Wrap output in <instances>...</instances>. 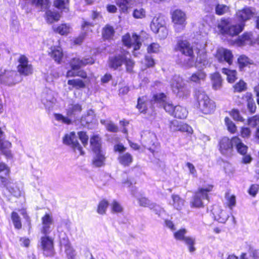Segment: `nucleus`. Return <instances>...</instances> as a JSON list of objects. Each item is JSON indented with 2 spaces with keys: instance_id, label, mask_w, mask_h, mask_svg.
Segmentation results:
<instances>
[{
  "instance_id": "1",
  "label": "nucleus",
  "mask_w": 259,
  "mask_h": 259,
  "mask_svg": "<svg viewBox=\"0 0 259 259\" xmlns=\"http://www.w3.org/2000/svg\"><path fill=\"white\" fill-rule=\"evenodd\" d=\"M205 182L206 181H204V184L198 187L197 190L193 192L189 202L191 208H204L205 204L203 200L209 201L210 196L214 189V185L213 183L206 184Z\"/></svg>"
},
{
  "instance_id": "2",
  "label": "nucleus",
  "mask_w": 259,
  "mask_h": 259,
  "mask_svg": "<svg viewBox=\"0 0 259 259\" xmlns=\"http://www.w3.org/2000/svg\"><path fill=\"white\" fill-rule=\"evenodd\" d=\"M242 21L239 23H233L228 19L222 18L217 27L219 32L224 36L233 37L238 36L244 29L245 21L250 17H241Z\"/></svg>"
},
{
  "instance_id": "3",
  "label": "nucleus",
  "mask_w": 259,
  "mask_h": 259,
  "mask_svg": "<svg viewBox=\"0 0 259 259\" xmlns=\"http://www.w3.org/2000/svg\"><path fill=\"white\" fill-rule=\"evenodd\" d=\"M95 63L94 58L92 57L80 59L78 57L72 58L69 62L71 69L66 72L67 77H80L83 79L89 80L87 72L83 69H80L81 67L87 65H92Z\"/></svg>"
},
{
  "instance_id": "4",
  "label": "nucleus",
  "mask_w": 259,
  "mask_h": 259,
  "mask_svg": "<svg viewBox=\"0 0 259 259\" xmlns=\"http://www.w3.org/2000/svg\"><path fill=\"white\" fill-rule=\"evenodd\" d=\"M174 51L180 52L184 56V64L192 66L195 62L194 49L191 44L186 39L179 38L174 48Z\"/></svg>"
},
{
  "instance_id": "5",
  "label": "nucleus",
  "mask_w": 259,
  "mask_h": 259,
  "mask_svg": "<svg viewBox=\"0 0 259 259\" xmlns=\"http://www.w3.org/2000/svg\"><path fill=\"white\" fill-rule=\"evenodd\" d=\"M234 144L237 153L242 155L241 162L243 164H250L253 158L250 153H248V147L243 143L242 140L238 136H235Z\"/></svg>"
},
{
  "instance_id": "6",
  "label": "nucleus",
  "mask_w": 259,
  "mask_h": 259,
  "mask_svg": "<svg viewBox=\"0 0 259 259\" xmlns=\"http://www.w3.org/2000/svg\"><path fill=\"white\" fill-rule=\"evenodd\" d=\"M39 247L45 257H53L56 253L54 239L47 235H44L40 237Z\"/></svg>"
},
{
  "instance_id": "7",
  "label": "nucleus",
  "mask_w": 259,
  "mask_h": 259,
  "mask_svg": "<svg viewBox=\"0 0 259 259\" xmlns=\"http://www.w3.org/2000/svg\"><path fill=\"white\" fill-rule=\"evenodd\" d=\"M200 96V99L199 100V107L201 112L204 114L213 113L216 108L215 102L205 94H202Z\"/></svg>"
},
{
  "instance_id": "8",
  "label": "nucleus",
  "mask_w": 259,
  "mask_h": 259,
  "mask_svg": "<svg viewBox=\"0 0 259 259\" xmlns=\"http://www.w3.org/2000/svg\"><path fill=\"white\" fill-rule=\"evenodd\" d=\"M18 62L17 70L20 75L27 76L33 73V66L25 55H21L18 59Z\"/></svg>"
},
{
  "instance_id": "9",
  "label": "nucleus",
  "mask_w": 259,
  "mask_h": 259,
  "mask_svg": "<svg viewBox=\"0 0 259 259\" xmlns=\"http://www.w3.org/2000/svg\"><path fill=\"white\" fill-rule=\"evenodd\" d=\"M234 43L240 47L246 45L254 46L257 45V38H254L253 32L251 31L243 32L235 40Z\"/></svg>"
},
{
  "instance_id": "10",
  "label": "nucleus",
  "mask_w": 259,
  "mask_h": 259,
  "mask_svg": "<svg viewBox=\"0 0 259 259\" xmlns=\"http://www.w3.org/2000/svg\"><path fill=\"white\" fill-rule=\"evenodd\" d=\"M171 87L180 96H187L190 93L183 79L179 76L173 77L171 81Z\"/></svg>"
},
{
  "instance_id": "11",
  "label": "nucleus",
  "mask_w": 259,
  "mask_h": 259,
  "mask_svg": "<svg viewBox=\"0 0 259 259\" xmlns=\"http://www.w3.org/2000/svg\"><path fill=\"white\" fill-rule=\"evenodd\" d=\"M63 143L65 145L71 146L74 151L76 149L78 150L81 155H84V152L76 138L74 132H71L69 134H65L63 138Z\"/></svg>"
},
{
  "instance_id": "12",
  "label": "nucleus",
  "mask_w": 259,
  "mask_h": 259,
  "mask_svg": "<svg viewBox=\"0 0 259 259\" xmlns=\"http://www.w3.org/2000/svg\"><path fill=\"white\" fill-rule=\"evenodd\" d=\"M60 245L64 248V253L67 259H78L77 252L68 238H63L60 240Z\"/></svg>"
},
{
  "instance_id": "13",
  "label": "nucleus",
  "mask_w": 259,
  "mask_h": 259,
  "mask_svg": "<svg viewBox=\"0 0 259 259\" xmlns=\"http://www.w3.org/2000/svg\"><path fill=\"white\" fill-rule=\"evenodd\" d=\"M233 136L231 138L228 137H222L219 142V149L220 152L223 154H226L228 152H232L233 150L234 138Z\"/></svg>"
},
{
  "instance_id": "14",
  "label": "nucleus",
  "mask_w": 259,
  "mask_h": 259,
  "mask_svg": "<svg viewBox=\"0 0 259 259\" xmlns=\"http://www.w3.org/2000/svg\"><path fill=\"white\" fill-rule=\"evenodd\" d=\"M169 127L172 132L180 131L186 133L189 135H192L193 133V130L191 126L183 122H179L176 120L170 121Z\"/></svg>"
},
{
  "instance_id": "15",
  "label": "nucleus",
  "mask_w": 259,
  "mask_h": 259,
  "mask_svg": "<svg viewBox=\"0 0 259 259\" xmlns=\"http://www.w3.org/2000/svg\"><path fill=\"white\" fill-rule=\"evenodd\" d=\"M162 17H153L151 24L150 27L151 30L155 33H158L161 30L162 31H165L162 36L159 34V37L160 39H164L166 37L167 35V31L165 28L163 27L164 22L162 20Z\"/></svg>"
},
{
  "instance_id": "16",
  "label": "nucleus",
  "mask_w": 259,
  "mask_h": 259,
  "mask_svg": "<svg viewBox=\"0 0 259 259\" xmlns=\"http://www.w3.org/2000/svg\"><path fill=\"white\" fill-rule=\"evenodd\" d=\"M246 103L247 109L250 114H253L256 110V106L255 105L253 95L251 92H246L243 94L240 98Z\"/></svg>"
},
{
  "instance_id": "17",
  "label": "nucleus",
  "mask_w": 259,
  "mask_h": 259,
  "mask_svg": "<svg viewBox=\"0 0 259 259\" xmlns=\"http://www.w3.org/2000/svg\"><path fill=\"white\" fill-rule=\"evenodd\" d=\"M41 220L42 225L41 232L44 235H47L51 232V225L53 223L52 215L49 213H46Z\"/></svg>"
},
{
  "instance_id": "18",
  "label": "nucleus",
  "mask_w": 259,
  "mask_h": 259,
  "mask_svg": "<svg viewBox=\"0 0 259 259\" xmlns=\"http://www.w3.org/2000/svg\"><path fill=\"white\" fill-rule=\"evenodd\" d=\"M50 50L51 51L49 53V55L56 63L61 64L64 56L61 47L60 46H52L50 48Z\"/></svg>"
},
{
  "instance_id": "19",
  "label": "nucleus",
  "mask_w": 259,
  "mask_h": 259,
  "mask_svg": "<svg viewBox=\"0 0 259 259\" xmlns=\"http://www.w3.org/2000/svg\"><path fill=\"white\" fill-rule=\"evenodd\" d=\"M4 172L5 177L0 176V185L6 188L10 183L9 179L7 178L10 174V168L4 162H0V173Z\"/></svg>"
},
{
  "instance_id": "20",
  "label": "nucleus",
  "mask_w": 259,
  "mask_h": 259,
  "mask_svg": "<svg viewBox=\"0 0 259 259\" xmlns=\"http://www.w3.org/2000/svg\"><path fill=\"white\" fill-rule=\"evenodd\" d=\"M217 57L219 62L225 61L229 65L233 64L234 56L231 50L224 49L222 51L218 52Z\"/></svg>"
},
{
  "instance_id": "21",
  "label": "nucleus",
  "mask_w": 259,
  "mask_h": 259,
  "mask_svg": "<svg viewBox=\"0 0 259 259\" xmlns=\"http://www.w3.org/2000/svg\"><path fill=\"white\" fill-rule=\"evenodd\" d=\"M124 56V54H118L110 57L108 61L109 67L114 70L120 67L123 64Z\"/></svg>"
},
{
  "instance_id": "22",
  "label": "nucleus",
  "mask_w": 259,
  "mask_h": 259,
  "mask_svg": "<svg viewBox=\"0 0 259 259\" xmlns=\"http://www.w3.org/2000/svg\"><path fill=\"white\" fill-rule=\"evenodd\" d=\"M0 83L8 85L15 84L16 82L13 78V72L6 70L3 72L0 71Z\"/></svg>"
},
{
  "instance_id": "23",
  "label": "nucleus",
  "mask_w": 259,
  "mask_h": 259,
  "mask_svg": "<svg viewBox=\"0 0 259 259\" xmlns=\"http://www.w3.org/2000/svg\"><path fill=\"white\" fill-rule=\"evenodd\" d=\"M239 70L243 71L245 68L250 67V65H253V61L245 55H240L237 60Z\"/></svg>"
},
{
  "instance_id": "24",
  "label": "nucleus",
  "mask_w": 259,
  "mask_h": 259,
  "mask_svg": "<svg viewBox=\"0 0 259 259\" xmlns=\"http://www.w3.org/2000/svg\"><path fill=\"white\" fill-rule=\"evenodd\" d=\"M148 100V95H144L139 97L137 99L136 108L140 113L146 114L148 111L147 102Z\"/></svg>"
},
{
  "instance_id": "25",
  "label": "nucleus",
  "mask_w": 259,
  "mask_h": 259,
  "mask_svg": "<svg viewBox=\"0 0 259 259\" xmlns=\"http://www.w3.org/2000/svg\"><path fill=\"white\" fill-rule=\"evenodd\" d=\"M206 77V73L203 70L199 69L193 73L189 77L188 80L190 82L200 84L201 81H204L205 80Z\"/></svg>"
},
{
  "instance_id": "26",
  "label": "nucleus",
  "mask_w": 259,
  "mask_h": 259,
  "mask_svg": "<svg viewBox=\"0 0 259 259\" xmlns=\"http://www.w3.org/2000/svg\"><path fill=\"white\" fill-rule=\"evenodd\" d=\"M118 162L123 166H129L134 161L133 155L128 153H123L119 155L117 157Z\"/></svg>"
},
{
  "instance_id": "27",
  "label": "nucleus",
  "mask_w": 259,
  "mask_h": 259,
  "mask_svg": "<svg viewBox=\"0 0 259 259\" xmlns=\"http://www.w3.org/2000/svg\"><path fill=\"white\" fill-rule=\"evenodd\" d=\"M90 143L93 152L102 151L101 138L98 135H94L91 137Z\"/></svg>"
},
{
  "instance_id": "28",
  "label": "nucleus",
  "mask_w": 259,
  "mask_h": 259,
  "mask_svg": "<svg viewBox=\"0 0 259 259\" xmlns=\"http://www.w3.org/2000/svg\"><path fill=\"white\" fill-rule=\"evenodd\" d=\"M87 80L89 82L90 78H89V80L78 78L71 79L68 80L67 84L72 88H74L76 90H79L84 89L86 87V82Z\"/></svg>"
},
{
  "instance_id": "29",
  "label": "nucleus",
  "mask_w": 259,
  "mask_h": 259,
  "mask_svg": "<svg viewBox=\"0 0 259 259\" xmlns=\"http://www.w3.org/2000/svg\"><path fill=\"white\" fill-rule=\"evenodd\" d=\"M95 156L92 161V164L96 167H101L105 165L106 160V156L102 151L99 152H94Z\"/></svg>"
},
{
  "instance_id": "30",
  "label": "nucleus",
  "mask_w": 259,
  "mask_h": 259,
  "mask_svg": "<svg viewBox=\"0 0 259 259\" xmlns=\"http://www.w3.org/2000/svg\"><path fill=\"white\" fill-rule=\"evenodd\" d=\"M174 27L177 32H181L186 24L185 17H171Z\"/></svg>"
},
{
  "instance_id": "31",
  "label": "nucleus",
  "mask_w": 259,
  "mask_h": 259,
  "mask_svg": "<svg viewBox=\"0 0 259 259\" xmlns=\"http://www.w3.org/2000/svg\"><path fill=\"white\" fill-rule=\"evenodd\" d=\"M212 88L214 90L220 89L222 85L223 79L221 74L218 72H214L210 75Z\"/></svg>"
},
{
  "instance_id": "32",
  "label": "nucleus",
  "mask_w": 259,
  "mask_h": 259,
  "mask_svg": "<svg viewBox=\"0 0 259 259\" xmlns=\"http://www.w3.org/2000/svg\"><path fill=\"white\" fill-rule=\"evenodd\" d=\"M222 72L227 75V80L229 83H234L237 79V72L236 70H231L227 68H223Z\"/></svg>"
},
{
  "instance_id": "33",
  "label": "nucleus",
  "mask_w": 259,
  "mask_h": 259,
  "mask_svg": "<svg viewBox=\"0 0 259 259\" xmlns=\"http://www.w3.org/2000/svg\"><path fill=\"white\" fill-rule=\"evenodd\" d=\"M12 144L8 141L0 139V150L3 154L7 157H11V153L10 150Z\"/></svg>"
},
{
  "instance_id": "34",
  "label": "nucleus",
  "mask_w": 259,
  "mask_h": 259,
  "mask_svg": "<svg viewBox=\"0 0 259 259\" xmlns=\"http://www.w3.org/2000/svg\"><path fill=\"white\" fill-rule=\"evenodd\" d=\"M212 211L215 220L218 222L224 223L227 220L228 215L225 210L219 209L217 211L213 209Z\"/></svg>"
},
{
  "instance_id": "35",
  "label": "nucleus",
  "mask_w": 259,
  "mask_h": 259,
  "mask_svg": "<svg viewBox=\"0 0 259 259\" xmlns=\"http://www.w3.org/2000/svg\"><path fill=\"white\" fill-rule=\"evenodd\" d=\"M188 114V111L186 109L180 105L175 106V111L173 116L179 119L185 118Z\"/></svg>"
},
{
  "instance_id": "36",
  "label": "nucleus",
  "mask_w": 259,
  "mask_h": 259,
  "mask_svg": "<svg viewBox=\"0 0 259 259\" xmlns=\"http://www.w3.org/2000/svg\"><path fill=\"white\" fill-rule=\"evenodd\" d=\"M114 30L113 27L109 25H106L102 30V37L104 40L111 39L114 35Z\"/></svg>"
},
{
  "instance_id": "37",
  "label": "nucleus",
  "mask_w": 259,
  "mask_h": 259,
  "mask_svg": "<svg viewBox=\"0 0 259 259\" xmlns=\"http://www.w3.org/2000/svg\"><path fill=\"white\" fill-rule=\"evenodd\" d=\"M70 26L67 24H61L56 27L53 28L55 32L61 35H66L70 32Z\"/></svg>"
},
{
  "instance_id": "38",
  "label": "nucleus",
  "mask_w": 259,
  "mask_h": 259,
  "mask_svg": "<svg viewBox=\"0 0 259 259\" xmlns=\"http://www.w3.org/2000/svg\"><path fill=\"white\" fill-rule=\"evenodd\" d=\"M11 218L14 228L17 230H20L22 227V224L18 213L15 211H12L11 213Z\"/></svg>"
},
{
  "instance_id": "39",
  "label": "nucleus",
  "mask_w": 259,
  "mask_h": 259,
  "mask_svg": "<svg viewBox=\"0 0 259 259\" xmlns=\"http://www.w3.org/2000/svg\"><path fill=\"white\" fill-rule=\"evenodd\" d=\"M109 202L105 199L101 200L97 206V212L101 215L105 214L109 206Z\"/></svg>"
},
{
  "instance_id": "40",
  "label": "nucleus",
  "mask_w": 259,
  "mask_h": 259,
  "mask_svg": "<svg viewBox=\"0 0 259 259\" xmlns=\"http://www.w3.org/2000/svg\"><path fill=\"white\" fill-rule=\"evenodd\" d=\"M225 197L226 199V206L228 207L230 209H232L236 205V196L235 195H230L229 191L226 192L225 194Z\"/></svg>"
},
{
  "instance_id": "41",
  "label": "nucleus",
  "mask_w": 259,
  "mask_h": 259,
  "mask_svg": "<svg viewBox=\"0 0 259 259\" xmlns=\"http://www.w3.org/2000/svg\"><path fill=\"white\" fill-rule=\"evenodd\" d=\"M234 93H241L247 89V83L242 79H240L233 86Z\"/></svg>"
},
{
  "instance_id": "42",
  "label": "nucleus",
  "mask_w": 259,
  "mask_h": 259,
  "mask_svg": "<svg viewBox=\"0 0 259 259\" xmlns=\"http://www.w3.org/2000/svg\"><path fill=\"white\" fill-rule=\"evenodd\" d=\"M54 6L62 11L67 12L69 10L68 0H55Z\"/></svg>"
},
{
  "instance_id": "43",
  "label": "nucleus",
  "mask_w": 259,
  "mask_h": 259,
  "mask_svg": "<svg viewBox=\"0 0 259 259\" xmlns=\"http://www.w3.org/2000/svg\"><path fill=\"white\" fill-rule=\"evenodd\" d=\"M225 125L227 130L232 134H235L237 132V127L236 124L230 119L229 117H226L224 119Z\"/></svg>"
},
{
  "instance_id": "44",
  "label": "nucleus",
  "mask_w": 259,
  "mask_h": 259,
  "mask_svg": "<svg viewBox=\"0 0 259 259\" xmlns=\"http://www.w3.org/2000/svg\"><path fill=\"white\" fill-rule=\"evenodd\" d=\"M187 230L185 228H182L175 231L173 233L174 237L176 240L183 241L186 238Z\"/></svg>"
},
{
  "instance_id": "45",
  "label": "nucleus",
  "mask_w": 259,
  "mask_h": 259,
  "mask_svg": "<svg viewBox=\"0 0 259 259\" xmlns=\"http://www.w3.org/2000/svg\"><path fill=\"white\" fill-rule=\"evenodd\" d=\"M229 114L235 121L240 122L244 121V119L241 116L239 110L237 109H232L231 111H229Z\"/></svg>"
},
{
  "instance_id": "46",
  "label": "nucleus",
  "mask_w": 259,
  "mask_h": 259,
  "mask_svg": "<svg viewBox=\"0 0 259 259\" xmlns=\"http://www.w3.org/2000/svg\"><path fill=\"white\" fill-rule=\"evenodd\" d=\"M123 64L125 66L126 70L128 72H133V68L135 65V62L131 58H127L125 55L124 56Z\"/></svg>"
},
{
  "instance_id": "47",
  "label": "nucleus",
  "mask_w": 259,
  "mask_h": 259,
  "mask_svg": "<svg viewBox=\"0 0 259 259\" xmlns=\"http://www.w3.org/2000/svg\"><path fill=\"white\" fill-rule=\"evenodd\" d=\"M247 124L252 127H257L259 125V114H256L247 119Z\"/></svg>"
},
{
  "instance_id": "48",
  "label": "nucleus",
  "mask_w": 259,
  "mask_h": 259,
  "mask_svg": "<svg viewBox=\"0 0 259 259\" xmlns=\"http://www.w3.org/2000/svg\"><path fill=\"white\" fill-rule=\"evenodd\" d=\"M82 110V107L79 104L72 105L66 111V114L68 116H72L75 114V112H80Z\"/></svg>"
},
{
  "instance_id": "49",
  "label": "nucleus",
  "mask_w": 259,
  "mask_h": 259,
  "mask_svg": "<svg viewBox=\"0 0 259 259\" xmlns=\"http://www.w3.org/2000/svg\"><path fill=\"white\" fill-rule=\"evenodd\" d=\"M167 96L164 93L155 94L152 96V99L155 103H162L166 102Z\"/></svg>"
},
{
  "instance_id": "50",
  "label": "nucleus",
  "mask_w": 259,
  "mask_h": 259,
  "mask_svg": "<svg viewBox=\"0 0 259 259\" xmlns=\"http://www.w3.org/2000/svg\"><path fill=\"white\" fill-rule=\"evenodd\" d=\"M132 37L134 40L132 43V47H133L134 50H139L142 46V42L140 41V36L134 33L132 35Z\"/></svg>"
},
{
  "instance_id": "51",
  "label": "nucleus",
  "mask_w": 259,
  "mask_h": 259,
  "mask_svg": "<svg viewBox=\"0 0 259 259\" xmlns=\"http://www.w3.org/2000/svg\"><path fill=\"white\" fill-rule=\"evenodd\" d=\"M32 4L38 8L45 10L48 7L49 2L48 0H32Z\"/></svg>"
},
{
  "instance_id": "52",
  "label": "nucleus",
  "mask_w": 259,
  "mask_h": 259,
  "mask_svg": "<svg viewBox=\"0 0 259 259\" xmlns=\"http://www.w3.org/2000/svg\"><path fill=\"white\" fill-rule=\"evenodd\" d=\"M171 198L173 201V205L176 207L177 209L184 205V200L179 195L172 194Z\"/></svg>"
},
{
  "instance_id": "53",
  "label": "nucleus",
  "mask_w": 259,
  "mask_h": 259,
  "mask_svg": "<svg viewBox=\"0 0 259 259\" xmlns=\"http://www.w3.org/2000/svg\"><path fill=\"white\" fill-rule=\"evenodd\" d=\"M132 0H118L117 4L121 10L124 12L126 11L132 5Z\"/></svg>"
},
{
  "instance_id": "54",
  "label": "nucleus",
  "mask_w": 259,
  "mask_h": 259,
  "mask_svg": "<svg viewBox=\"0 0 259 259\" xmlns=\"http://www.w3.org/2000/svg\"><path fill=\"white\" fill-rule=\"evenodd\" d=\"M195 61L198 62L200 64H205L208 62V58L206 52H200L199 51L197 53V56Z\"/></svg>"
},
{
  "instance_id": "55",
  "label": "nucleus",
  "mask_w": 259,
  "mask_h": 259,
  "mask_svg": "<svg viewBox=\"0 0 259 259\" xmlns=\"http://www.w3.org/2000/svg\"><path fill=\"white\" fill-rule=\"evenodd\" d=\"M183 241L188 246V249L190 252H192L195 250L196 249L194 247L195 240L194 238L190 236H187Z\"/></svg>"
},
{
  "instance_id": "56",
  "label": "nucleus",
  "mask_w": 259,
  "mask_h": 259,
  "mask_svg": "<svg viewBox=\"0 0 259 259\" xmlns=\"http://www.w3.org/2000/svg\"><path fill=\"white\" fill-rule=\"evenodd\" d=\"M111 211L113 213H121L123 211V207L117 201L114 200L111 203Z\"/></svg>"
},
{
  "instance_id": "57",
  "label": "nucleus",
  "mask_w": 259,
  "mask_h": 259,
  "mask_svg": "<svg viewBox=\"0 0 259 259\" xmlns=\"http://www.w3.org/2000/svg\"><path fill=\"white\" fill-rule=\"evenodd\" d=\"M229 10V8L223 4H218L215 7L216 14L218 15H222L227 13Z\"/></svg>"
},
{
  "instance_id": "58",
  "label": "nucleus",
  "mask_w": 259,
  "mask_h": 259,
  "mask_svg": "<svg viewBox=\"0 0 259 259\" xmlns=\"http://www.w3.org/2000/svg\"><path fill=\"white\" fill-rule=\"evenodd\" d=\"M160 46L158 43L152 42L150 44L147 48V51L149 54H156L159 52Z\"/></svg>"
},
{
  "instance_id": "59",
  "label": "nucleus",
  "mask_w": 259,
  "mask_h": 259,
  "mask_svg": "<svg viewBox=\"0 0 259 259\" xmlns=\"http://www.w3.org/2000/svg\"><path fill=\"white\" fill-rule=\"evenodd\" d=\"M255 10L252 8H247L239 12L238 16H250L255 15Z\"/></svg>"
},
{
  "instance_id": "60",
  "label": "nucleus",
  "mask_w": 259,
  "mask_h": 259,
  "mask_svg": "<svg viewBox=\"0 0 259 259\" xmlns=\"http://www.w3.org/2000/svg\"><path fill=\"white\" fill-rule=\"evenodd\" d=\"M54 116L55 119L59 121H61L63 123L66 124H70L71 123V120L67 117H65L60 113H55Z\"/></svg>"
},
{
  "instance_id": "61",
  "label": "nucleus",
  "mask_w": 259,
  "mask_h": 259,
  "mask_svg": "<svg viewBox=\"0 0 259 259\" xmlns=\"http://www.w3.org/2000/svg\"><path fill=\"white\" fill-rule=\"evenodd\" d=\"M140 206L144 207H150L152 204L149 199L145 196H141L138 199Z\"/></svg>"
},
{
  "instance_id": "62",
  "label": "nucleus",
  "mask_w": 259,
  "mask_h": 259,
  "mask_svg": "<svg viewBox=\"0 0 259 259\" xmlns=\"http://www.w3.org/2000/svg\"><path fill=\"white\" fill-rule=\"evenodd\" d=\"M162 106L165 111L173 116L175 106L172 103L166 101L162 105Z\"/></svg>"
},
{
  "instance_id": "63",
  "label": "nucleus",
  "mask_w": 259,
  "mask_h": 259,
  "mask_svg": "<svg viewBox=\"0 0 259 259\" xmlns=\"http://www.w3.org/2000/svg\"><path fill=\"white\" fill-rule=\"evenodd\" d=\"M122 41L124 46L127 48H131L132 47V39L130 33H127L122 37Z\"/></svg>"
},
{
  "instance_id": "64",
  "label": "nucleus",
  "mask_w": 259,
  "mask_h": 259,
  "mask_svg": "<svg viewBox=\"0 0 259 259\" xmlns=\"http://www.w3.org/2000/svg\"><path fill=\"white\" fill-rule=\"evenodd\" d=\"M259 190V185L251 184L248 189V194L253 197L256 196Z\"/></svg>"
}]
</instances>
